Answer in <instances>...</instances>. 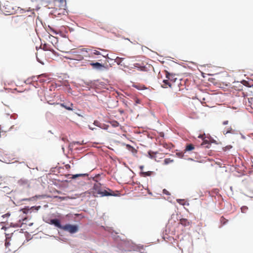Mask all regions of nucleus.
<instances>
[{
    "label": "nucleus",
    "mask_w": 253,
    "mask_h": 253,
    "mask_svg": "<svg viewBox=\"0 0 253 253\" xmlns=\"http://www.w3.org/2000/svg\"><path fill=\"white\" fill-rule=\"evenodd\" d=\"M93 55H101V53L97 50H94V51L92 53V56Z\"/></svg>",
    "instance_id": "412c9836"
},
{
    "label": "nucleus",
    "mask_w": 253,
    "mask_h": 253,
    "mask_svg": "<svg viewBox=\"0 0 253 253\" xmlns=\"http://www.w3.org/2000/svg\"><path fill=\"white\" fill-rule=\"evenodd\" d=\"M93 190L94 191V193L100 194L102 193V189L101 187V185L99 183H95L93 186Z\"/></svg>",
    "instance_id": "423d86ee"
},
{
    "label": "nucleus",
    "mask_w": 253,
    "mask_h": 253,
    "mask_svg": "<svg viewBox=\"0 0 253 253\" xmlns=\"http://www.w3.org/2000/svg\"><path fill=\"white\" fill-rule=\"evenodd\" d=\"M50 223L54 225L56 227L61 229H62V227L63 226L61 225L59 220L58 219H51Z\"/></svg>",
    "instance_id": "0eeeda50"
},
{
    "label": "nucleus",
    "mask_w": 253,
    "mask_h": 253,
    "mask_svg": "<svg viewBox=\"0 0 253 253\" xmlns=\"http://www.w3.org/2000/svg\"><path fill=\"white\" fill-rule=\"evenodd\" d=\"M47 77V75L45 74H41L40 75H39L38 77H37V79H39L40 78H41V77Z\"/></svg>",
    "instance_id": "b1692460"
},
{
    "label": "nucleus",
    "mask_w": 253,
    "mask_h": 253,
    "mask_svg": "<svg viewBox=\"0 0 253 253\" xmlns=\"http://www.w3.org/2000/svg\"><path fill=\"white\" fill-rule=\"evenodd\" d=\"M232 130V128L231 126H230L229 127L227 128V130H226V132L225 133V134H227L228 133H231Z\"/></svg>",
    "instance_id": "4be33fe9"
},
{
    "label": "nucleus",
    "mask_w": 253,
    "mask_h": 253,
    "mask_svg": "<svg viewBox=\"0 0 253 253\" xmlns=\"http://www.w3.org/2000/svg\"><path fill=\"white\" fill-rule=\"evenodd\" d=\"M100 195L102 196H115L116 195L114 194V191L110 189H108L107 190H102V193H101Z\"/></svg>",
    "instance_id": "39448f33"
},
{
    "label": "nucleus",
    "mask_w": 253,
    "mask_h": 253,
    "mask_svg": "<svg viewBox=\"0 0 253 253\" xmlns=\"http://www.w3.org/2000/svg\"><path fill=\"white\" fill-rule=\"evenodd\" d=\"M177 202H178L179 203H180V201H181V200L179 199V200H177Z\"/></svg>",
    "instance_id": "473e14b6"
},
{
    "label": "nucleus",
    "mask_w": 253,
    "mask_h": 253,
    "mask_svg": "<svg viewBox=\"0 0 253 253\" xmlns=\"http://www.w3.org/2000/svg\"><path fill=\"white\" fill-rule=\"evenodd\" d=\"M18 183L21 185H26L29 186V185L28 181L27 180H23V179H20V180H19Z\"/></svg>",
    "instance_id": "4468645a"
},
{
    "label": "nucleus",
    "mask_w": 253,
    "mask_h": 253,
    "mask_svg": "<svg viewBox=\"0 0 253 253\" xmlns=\"http://www.w3.org/2000/svg\"><path fill=\"white\" fill-rule=\"evenodd\" d=\"M9 215H10V214H9V213H6V214H5L4 215H2V216H3V217H5H5H9Z\"/></svg>",
    "instance_id": "bb28decb"
},
{
    "label": "nucleus",
    "mask_w": 253,
    "mask_h": 253,
    "mask_svg": "<svg viewBox=\"0 0 253 253\" xmlns=\"http://www.w3.org/2000/svg\"><path fill=\"white\" fill-rule=\"evenodd\" d=\"M166 77L167 79H169L170 83L174 82L176 79V78H174V75L169 73L168 71H166Z\"/></svg>",
    "instance_id": "6e6552de"
},
{
    "label": "nucleus",
    "mask_w": 253,
    "mask_h": 253,
    "mask_svg": "<svg viewBox=\"0 0 253 253\" xmlns=\"http://www.w3.org/2000/svg\"><path fill=\"white\" fill-rule=\"evenodd\" d=\"M87 50L85 48H83L79 51H76L73 54V57L71 59L81 61L84 59V57H87Z\"/></svg>",
    "instance_id": "f257e3e1"
},
{
    "label": "nucleus",
    "mask_w": 253,
    "mask_h": 253,
    "mask_svg": "<svg viewBox=\"0 0 253 253\" xmlns=\"http://www.w3.org/2000/svg\"><path fill=\"white\" fill-rule=\"evenodd\" d=\"M59 104L61 107L65 108L66 109H67L68 110H73V108H72V107L73 106V103H70V105H65V103H60Z\"/></svg>",
    "instance_id": "9b49d317"
},
{
    "label": "nucleus",
    "mask_w": 253,
    "mask_h": 253,
    "mask_svg": "<svg viewBox=\"0 0 253 253\" xmlns=\"http://www.w3.org/2000/svg\"><path fill=\"white\" fill-rule=\"evenodd\" d=\"M143 166H141V167H140V168L141 169H143Z\"/></svg>",
    "instance_id": "72a5a7b5"
},
{
    "label": "nucleus",
    "mask_w": 253,
    "mask_h": 253,
    "mask_svg": "<svg viewBox=\"0 0 253 253\" xmlns=\"http://www.w3.org/2000/svg\"><path fill=\"white\" fill-rule=\"evenodd\" d=\"M65 167L67 169H69L70 168V166L69 165H66Z\"/></svg>",
    "instance_id": "cd10ccee"
},
{
    "label": "nucleus",
    "mask_w": 253,
    "mask_h": 253,
    "mask_svg": "<svg viewBox=\"0 0 253 253\" xmlns=\"http://www.w3.org/2000/svg\"><path fill=\"white\" fill-rule=\"evenodd\" d=\"M173 162V160H171L170 158H166L164 160V165H168L169 164L172 163Z\"/></svg>",
    "instance_id": "dca6fc26"
},
{
    "label": "nucleus",
    "mask_w": 253,
    "mask_h": 253,
    "mask_svg": "<svg viewBox=\"0 0 253 253\" xmlns=\"http://www.w3.org/2000/svg\"><path fill=\"white\" fill-rule=\"evenodd\" d=\"M148 154H149V155L150 156V157L151 158H152H152H154V152H151V151H149V152H148Z\"/></svg>",
    "instance_id": "5701e85b"
},
{
    "label": "nucleus",
    "mask_w": 253,
    "mask_h": 253,
    "mask_svg": "<svg viewBox=\"0 0 253 253\" xmlns=\"http://www.w3.org/2000/svg\"><path fill=\"white\" fill-rule=\"evenodd\" d=\"M228 123V121H225L223 122V125H227Z\"/></svg>",
    "instance_id": "a878e982"
},
{
    "label": "nucleus",
    "mask_w": 253,
    "mask_h": 253,
    "mask_svg": "<svg viewBox=\"0 0 253 253\" xmlns=\"http://www.w3.org/2000/svg\"><path fill=\"white\" fill-rule=\"evenodd\" d=\"M248 208L246 206H243L241 208L242 212L245 213L248 210Z\"/></svg>",
    "instance_id": "a211bd4d"
},
{
    "label": "nucleus",
    "mask_w": 253,
    "mask_h": 253,
    "mask_svg": "<svg viewBox=\"0 0 253 253\" xmlns=\"http://www.w3.org/2000/svg\"><path fill=\"white\" fill-rule=\"evenodd\" d=\"M124 58H120V57H117V58L116 59V62L118 64H120V63L122 62V61L124 59Z\"/></svg>",
    "instance_id": "aec40b11"
},
{
    "label": "nucleus",
    "mask_w": 253,
    "mask_h": 253,
    "mask_svg": "<svg viewBox=\"0 0 253 253\" xmlns=\"http://www.w3.org/2000/svg\"><path fill=\"white\" fill-rule=\"evenodd\" d=\"M220 221L223 224H225L228 221V220L225 219L223 216H222L220 218Z\"/></svg>",
    "instance_id": "6ab92c4d"
},
{
    "label": "nucleus",
    "mask_w": 253,
    "mask_h": 253,
    "mask_svg": "<svg viewBox=\"0 0 253 253\" xmlns=\"http://www.w3.org/2000/svg\"><path fill=\"white\" fill-rule=\"evenodd\" d=\"M152 173V171H147V172H142L141 173V175L144 177L151 176Z\"/></svg>",
    "instance_id": "2eb2a0df"
},
{
    "label": "nucleus",
    "mask_w": 253,
    "mask_h": 253,
    "mask_svg": "<svg viewBox=\"0 0 253 253\" xmlns=\"http://www.w3.org/2000/svg\"><path fill=\"white\" fill-rule=\"evenodd\" d=\"M48 103L49 104H50V105L59 104V103H50L49 102H48Z\"/></svg>",
    "instance_id": "c85d7f7f"
},
{
    "label": "nucleus",
    "mask_w": 253,
    "mask_h": 253,
    "mask_svg": "<svg viewBox=\"0 0 253 253\" xmlns=\"http://www.w3.org/2000/svg\"><path fill=\"white\" fill-rule=\"evenodd\" d=\"M134 87H135V88H137V89H139V87L137 85H134Z\"/></svg>",
    "instance_id": "7c9ffc66"
},
{
    "label": "nucleus",
    "mask_w": 253,
    "mask_h": 253,
    "mask_svg": "<svg viewBox=\"0 0 253 253\" xmlns=\"http://www.w3.org/2000/svg\"><path fill=\"white\" fill-rule=\"evenodd\" d=\"M62 230L68 231L70 233H75L78 231V227L75 225L67 224L63 225Z\"/></svg>",
    "instance_id": "7ed1b4c3"
},
{
    "label": "nucleus",
    "mask_w": 253,
    "mask_h": 253,
    "mask_svg": "<svg viewBox=\"0 0 253 253\" xmlns=\"http://www.w3.org/2000/svg\"><path fill=\"white\" fill-rule=\"evenodd\" d=\"M126 148L128 150L131 151L133 153H136L137 152L136 150L129 144H126Z\"/></svg>",
    "instance_id": "f8f14e48"
},
{
    "label": "nucleus",
    "mask_w": 253,
    "mask_h": 253,
    "mask_svg": "<svg viewBox=\"0 0 253 253\" xmlns=\"http://www.w3.org/2000/svg\"><path fill=\"white\" fill-rule=\"evenodd\" d=\"M88 174H75V175H73V176H72V178H75L77 177H79V176H87Z\"/></svg>",
    "instance_id": "f3484780"
},
{
    "label": "nucleus",
    "mask_w": 253,
    "mask_h": 253,
    "mask_svg": "<svg viewBox=\"0 0 253 253\" xmlns=\"http://www.w3.org/2000/svg\"><path fill=\"white\" fill-rule=\"evenodd\" d=\"M179 223L184 226H189L191 225V222L186 218L180 219Z\"/></svg>",
    "instance_id": "1a4fd4ad"
},
{
    "label": "nucleus",
    "mask_w": 253,
    "mask_h": 253,
    "mask_svg": "<svg viewBox=\"0 0 253 253\" xmlns=\"http://www.w3.org/2000/svg\"><path fill=\"white\" fill-rule=\"evenodd\" d=\"M54 0L56 1H60V2L62 1V0Z\"/></svg>",
    "instance_id": "2f4dec72"
},
{
    "label": "nucleus",
    "mask_w": 253,
    "mask_h": 253,
    "mask_svg": "<svg viewBox=\"0 0 253 253\" xmlns=\"http://www.w3.org/2000/svg\"><path fill=\"white\" fill-rule=\"evenodd\" d=\"M199 138H202V139H203V138H204V136H203V135H200L199 136Z\"/></svg>",
    "instance_id": "c756f323"
},
{
    "label": "nucleus",
    "mask_w": 253,
    "mask_h": 253,
    "mask_svg": "<svg viewBox=\"0 0 253 253\" xmlns=\"http://www.w3.org/2000/svg\"><path fill=\"white\" fill-rule=\"evenodd\" d=\"M29 19H31L30 16L26 17L22 15H17L14 17V21L16 23H20L21 25H27L29 23Z\"/></svg>",
    "instance_id": "f03ea898"
},
{
    "label": "nucleus",
    "mask_w": 253,
    "mask_h": 253,
    "mask_svg": "<svg viewBox=\"0 0 253 253\" xmlns=\"http://www.w3.org/2000/svg\"><path fill=\"white\" fill-rule=\"evenodd\" d=\"M90 65L93 68H95V69H98L99 70H101L103 68L107 69V67H105L104 65H103L100 63H98V62H96V63L91 62L90 63Z\"/></svg>",
    "instance_id": "20e7f679"
},
{
    "label": "nucleus",
    "mask_w": 253,
    "mask_h": 253,
    "mask_svg": "<svg viewBox=\"0 0 253 253\" xmlns=\"http://www.w3.org/2000/svg\"><path fill=\"white\" fill-rule=\"evenodd\" d=\"M163 84L161 85L162 87L167 88L168 86L171 87V83L169 82L168 79L163 80Z\"/></svg>",
    "instance_id": "9d476101"
},
{
    "label": "nucleus",
    "mask_w": 253,
    "mask_h": 253,
    "mask_svg": "<svg viewBox=\"0 0 253 253\" xmlns=\"http://www.w3.org/2000/svg\"><path fill=\"white\" fill-rule=\"evenodd\" d=\"M231 148H232V146L229 145V146H226L225 147H224L223 148V149H224V151H226L227 150H229Z\"/></svg>",
    "instance_id": "393cba45"
},
{
    "label": "nucleus",
    "mask_w": 253,
    "mask_h": 253,
    "mask_svg": "<svg viewBox=\"0 0 253 253\" xmlns=\"http://www.w3.org/2000/svg\"><path fill=\"white\" fill-rule=\"evenodd\" d=\"M194 149V146L193 144H190L186 146L185 151H189L193 150Z\"/></svg>",
    "instance_id": "ddd939ff"
}]
</instances>
